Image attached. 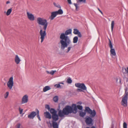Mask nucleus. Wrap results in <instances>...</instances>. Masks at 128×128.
Listing matches in <instances>:
<instances>
[{
  "label": "nucleus",
  "mask_w": 128,
  "mask_h": 128,
  "mask_svg": "<svg viewBox=\"0 0 128 128\" xmlns=\"http://www.w3.org/2000/svg\"><path fill=\"white\" fill-rule=\"evenodd\" d=\"M72 30L71 29L66 30L65 33L61 34L60 38L61 40L60 42L61 44L60 48L62 50H64L68 46L71 44V42L69 37L67 36L71 34Z\"/></svg>",
  "instance_id": "obj_1"
},
{
  "label": "nucleus",
  "mask_w": 128,
  "mask_h": 128,
  "mask_svg": "<svg viewBox=\"0 0 128 128\" xmlns=\"http://www.w3.org/2000/svg\"><path fill=\"white\" fill-rule=\"evenodd\" d=\"M37 21L39 25L43 26V29L44 30L41 29L40 31V36L41 42H42L44 41L45 36L46 35V30L48 25L47 20L43 18L38 17L37 18Z\"/></svg>",
  "instance_id": "obj_2"
},
{
  "label": "nucleus",
  "mask_w": 128,
  "mask_h": 128,
  "mask_svg": "<svg viewBox=\"0 0 128 128\" xmlns=\"http://www.w3.org/2000/svg\"><path fill=\"white\" fill-rule=\"evenodd\" d=\"M52 126L54 128H58L59 124L56 122L58 119V115L56 114L52 115Z\"/></svg>",
  "instance_id": "obj_3"
},
{
  "label": "nucleus",
  "mask_w": 128,
  "mask_h": 128,
  "mask_svg": "<svg viewBox=\"0 0 128 128\" xmlns=\"http://www.w3.org/2000/svg\"><path fill=\"white\" fill-rule=\"evenodd\" d=\"M92 118L88 116H87L85 118V122L87 125L90 126L93 125L94 123V120Z\"/></svg>",
  "instance_id": "obj_4"
},
{
  "label": "nucleus",
  "mask_w": 128,
  "mask_h": 128,
  "mask_svg": "<svg viewBox=\"0 0 128 128\" xmlns=\"http://www.w3.org/2000/svg\"><path fill=\"white\" fill-rule=\"evenodd\" d=\"M85 111L87 112L88 114H90V117L92 118H93L95 116L96 114V112L95 110H92L88 107H86Z\"/></svg>",
  "instance_id": "obj_5"
},
{
  "label": "nucleus",
  "mask_w": 128,
  "mask_h": 128,
  "mask_svg": "<svg viewBox=\"0 0 128 128\" xmlns=\"http://www.w3.org/2000/svg\"><path fill=\"white\" fill-rule=\"evenodd\" d=\"M63 110L65 115H68L69 113L72 112V107L69 106H66Z\"/></svg>",
  "instance_id": "obj_6"
},
{
  "label": "nucleus",
  "mask_w": 128,
  "mask_h": 128,
  "mask_svg": "<svg viewBox=\"0 0 128 128\" xmlns=\"http://www.w3.org/2000/svg\"><path fill=\"white\" fill-rule=\"evenodd\" d=\"M13 77H11L9 79L8 81V82L7 85L9 89L11 90L13 86L14 82Z\"/></svg>",
  "instance_id": "obj_7"
},
{
  "label": "nucleus",
  "mask_w": 128,
  "mask_h": 128,
  "mask_svg": "<svg viewBox=\"0 0 128 128\" xmlns=\"http://www.w3.org/2000/svg\"><path fill=\"white\" fill-rule=\"evenodd\" d=\"M26 14L28 18L31 21H34L35 20L34 15L32 13L27 12Z\"/></svg>",
  "instance_id": "obj_8"
},
{
  "label": "nucleus",
  "mask_w": 128,
  "mask_h": 128,
  "mask_svg": "<svg viewBox=\"0 0 128 128\" xmlns=\"http://www.w3.org/2000/svg\"><path fill=\"white\" fill-rule=\"evenodd\" d=\"M28 96L26 94L25 95L23 96L22 99V103L24 104L27 103L28 101Z\"/></svg>",
  "instance_id": "obj_9"
},
{
  "label": "nucleus",
  "mask_w": 128,
  "mask_h": 128,
  "mask_svg": "<svg viewBox=\"0 0 128 128\" xmlns=\"http://www.w3.org/2000/svg\"><path fill=\"white\" fill-rule=\"evenodd\" d=\"M36 115V113L35 112H32L28 116V118L30 119H33Z\"/></svg>",
  "instance_id": "obj_10"
},
{
  "label": "nucleus",
  "mask_w": 128,
  "mask_h": 128,
  "mask_svg": "<svg viewBox=\"0 0 128 128\" xmlns=\"http://www.w3.org/2000/svg\"><path fill=\"white\" fill-rule=\"evenodd\" d=\"M73 33L76 35H78L79 37L81 38L82 37V35L80 32H79V30L77 29H74Z\"/></svg>",
  "instance_id": "obj_11"
},
{
  "label": "nucleus",
  "mask_w": 128,
  "mask_h": 128,
  "mask_svg": "<svg viewBox=\"0 0 128 128\" xmlns=\"http://www.w3.org/2000/svg\"><path fill=\"white\" fill-rule=\"evenodd\" d=\"M72 107V112L74 114L76 113L78 111L77 108L76 104H73Z\"/></svg>",
  "instance_id": "obj_12"
},
{
  "label": "nucleus",
  "mask_w": 128,
  "mask_h": 128,
  "mask_svg": "<svg viewBox=\"0 0 128 128\" xmlns=\"http://www.w3.org/2000/svg\"><path fill=\"white\" fill-rule=\"evenodd\" d=\"M57 15H58V14L56 11L52 12L51 13V15L50 18V19L51 20H53L54 18Z\"/></svg>",
  "instance_id": "obj_13"
},
{
  "label": "nucleus",
  "mask_w": 128,
  "mask_h": 128,
  "mask_svg": "<svg viewBox=\"0 0 128 128\" xmlns=\"http://www.w3.org/2000/svg\"><path fill=\"white\" fill-rule=\"evenodd\" d=\"M15 61L16 64H18L19 63L20 60L17 55L16 56L15 58Z\"/></svg>",
  "instance_id": "obj_14"
},
{
  "label": "nucleus",
  "mask_w": 128,
  "mask_h": 128,
  "mask_svg": "<svg viewBox=\"0 0 128 128\" xmlns=\"http://www.w3.org/2000/svg\"><path fill=\"white\" fill-rule=\"evenodd\" d=\"M58 116H59L60 117H62L64 116V115H65L64 114V110L63 109L62 111L60 110L58 112Z\"/></svg>",
  "instance_id": "obj_15"
},
{
  "label": "nucleus",
  "mask_w": 128,
  "mask_h": 128,
  "mask_svg": "<svg viewBox=\"0 0 128 128\" xmlns=\"http://www.w3.org/2000/svg\"><path fill=\"white\" fill-rule=\"evenodd\" d=\"M110 55L112 57L113 56H116V55L115 50L114 48L111 49L110 50Z\"/></svg>",
  "instance_id": "obj_16"
},
{
  "label": "nucleus",
  "mask_w": 128,
  "mask_h": 128,
  "mask_svg": "<svg viewBox=\"0 0 128 128\" xmlns=\"http://www.w3.org/2000/svg\"><path fill=\"white\" fill-rule=\"evenodd\" d=\"M44 116L46 118L50 119L51 118V116L49 112H46L44 113Z\"/></svg>",
  "instance_id": "obj_17"
},
{
  "label": "nucleus",
  "mask_w": 128,
  "mask_h": 128,
  "mask_svg": "<svg viewBox=\"0 0 128 128\" xmlns=\"http://www.w3.org/2000/svg\"><path fill=\"white\" fill-rule=\"evenodd\" d=\"M122 71L123 74L127 73L128 75V67L127 68V69L125 68H122Z\"/></svg>",
  "instance_id": "obj_18"
},
{
  "label": "nucleus",
  "mask_w": 128,
  "mask_h": 128,
  "mask_svg": "<svg viewBox=\"0 0 128 128\" xmlns=\"http://www.w3.org/2000/svg\"><path fill=\"white\" fill-rule=\"evenodd\" d=\"M50 87L49 86H46L44 88L43 91L44 92H45L47 91L50 90Z\"/></svg>",
  "instance_id": "obj_19"
},
{
  "label": "nucleus",
  "mask_w": 128,
  "mask_h": 128,
  "mask_svg": "<svg viewBox=\"0 0 128 128\" xmlns=\"http://www.w3.org/2000/svg\"><path fill=\"white\" fill-rule=\"evenodd\" d=\"M50 112L52 115L57 113L56 111L54 109L52 108L50 110Z\"/></svg>",
  "instance_id": "obj_20"
},
{
  "label": "nucleus",
  "mask_w": 128,
  "mask_h": 128,
  "mask_svg": "<svg viewBox=\"0 0 128 128\" xmlns=\"http://www.w3.org/2000/svg\"><path fill=\"white\" fill-rule=\"evenodd\" d=\"M80 88L84 90H86V88L84 84L82 83V84Z\"/></svg>",
  "instance_id": "obj_21"
},
{
  "label": "nucleus",
  "mask_w": 128,
  "mask_h": 128,
  "mask_svg": "<svg viewBox=\"0 0 128 128\" xmlns=\"http://www.w3.org/2000/svg\"><path fill=\"white\" fill-rule=\"evenodd\" d=\"M56 12L57 14L58 15L62 14L63 13L62 10L61 9H60L58 11H56Z\"/></svg>",
  "instance_id": "obj_22"
},
{
  "label": "nucleus",
  "mask_w": 128,
  "mask_h": 128,
  "mask_svg": "<svg viewBox=\"0 0 128 128\" xmlns=\"http://www.w3.org/2000/svg\"><path fill=\"white\" fill-rule=\"evenodd\" d=\"M78 40V37L75 36L74 37L73 39V42L74 43H76Z\"/></svg>",
  "instance_id": "obj_23"
},
{
  "label": "nucleus",
  "mask_w": 128,
  "mask_h": 128,
  "mask_svg": "<svg viewBox=\"0 0 128 128\" xmlns=\"http://www.w3.org/2000/svg\"><path fill=\"white\" fill-rule=\"evenodd\" d=\"M12 8L9 9L8 10L6 13V14L7 16H8L10 14L12 11Z\"/></svg>",
  "instance_id": "obj_24"
},
{
  "label": "nucleus",
  "mask_w": 128,
  "mask_h": 128,
  "mask_svg": "<svg viewBox=\"0 0 128 128\" xmlns=\"http://www.w3.org/2000/svg\"><path fill=\"white\" fill-rule=\"evenodd\" d=\"M82 83L81 84L80 83H76L75 84V86L78 88H80L82 86Z\"/></svg>",
  "instance_id": "obj_25"
},
{
  "label": "nucleus",
  "mask_w": 128,
  "mask_h": 128,
  "mask_svg": "<svg viewBox=\"0 0 128 128\" xmlns=\"http://www.w3.org/2000/svg\"><path fill=\"white\" fill-rule=\"evenodd\" d=\"M53 4L55 6L60 8H61L60 5L58 4H56V3L54 2Z\"/></svg>",
  "instance_id": "obj_26"
},
{
  "label": "nucleus",
  "mask_w": 128,
  "mask_h": 128,
  "mask_svg": "<svg viewBox=\"0 0 128 128\" xmlns=\"http://www.w3.org/2000/svg\"><path fill=\"white\" fill-rule=\"evenodd\" d=\"M114 21L113 20L112 21L111 24V28L112 31V32L113 31V29L114 28Z\"/></svg>",
  "instance_id": "obj_27"
},
{
  "label": "nucleus",
  "mask_w": 128,
  "mask_h": 128,
  "mask_svg": "<svg viewBox=\"0 0 128 128\" xmlns=\"http://www.w3.org/2000/svg\"><path fill=\"white\" fill-rule=\"evenodd\" d=\"M39 111L38 110H37V113H36L37 116V117H38V118L39 120L40 121H41V120L40 117L39 115Z\"/></svg>",
  "instance_id": "obj_28"
},
{
  "label": "nucleus",
  "mask_w": 128,
  "mask_h": 128,
  "mask_svg": "<svg viewBox=\"0 0 128 128\" xmlns=\"http://www.w3.org/2000/svg\"><path fill=\"white\" fill-rule=\"evenodd\" d=\"M86 114V112H81L80 113V116L84 117Z\"/></svg>",
  "instance_id": "obj_29"
},
{
  "label": "nucleus",
  "mask_w": 128,
  "mask_h": 128,
  "mask_svg": "<svg viewBox=\"0 0 128 128\" xmlns=\"http://www.w3.org/2000/svg\"><path fill=\"white\" fill-rule=\"evenodd\" d=\"M109 40V45L110 47V48L111 49H112L113 48L112 45V43L111 42L110 39Z\"/></svg>",
  "instance_id": "obj_30"
},
{
  "label": "nucleus",
  "mask_w": 128,
  "mask_h": 128,
  "mask_svg": "<svg viewBox=\"0 0 128 128\" xmlns=\"http://www.w3.org/2000/svg\"><path fill=\"white\" fill-rule=\"evenodd\" d=\"M72 80L70 78H68L66 82L68 84H70L72 83Z\"/></svg>",
  "instance_id": "obj_31"
},
{
  "label": "nucleus",
  "mask_w": 128,
  "mask_h": 128,
  "mask_svg": "<svg viewBox=\"0 0 128 128\" xmlns=\"http://www.w3.org/2000/svg\"><path fill=\"white\" fill-rule=\"evenodd\" d=\"M53 100L54 102H56L58 100V97L57 96H55Z\"/></svg>",
  "instance_id": "obj_32"
},
{
  "label": "nucleus",
  "mask_w": 128,
  "mask_h": 128,
  "mask_svg": "<svg viewBox=\"0 0 128 128\" xmlns=\"http://www.w3.org/2000/svg\"><path fill=\"white\" fill-rule=\"evenodd\" d=\"M76 106L77 108L80 110H82L83 108L82 106L78 105Z\"/></svg>",
  "instance_id": "obj_33"
},
{
  "label": "nucleus",
  "mask_w": 128,
  "mask_h": 128,
  "mask_svg": "<svg viewBox=\"0 0 128 128\" xmlns=\"http://www.w3.org/2000/svg\"><path fill=\"white\" fill-rule=\"evenodd\" d=\"M54 87L57 88H59L60 87V84H57L54 85Z\"/></svg>",
  "instance_id": "obj_34"
},
{
  "label": "nucleus",
  "mask_w": 128,
  "mask_h": 128,
  "mask_svg": "<svg viewBox=\"0 0 128 128\" xmlns=\"http://www.w3.org/2000/svg\"><path fill=\"white\" fill-rule=\"evenodd\" d=\"M56 72V70H52L50 72V74H51V75H53L54 73Z\"/></svg>",
  "instance_id": "obj_35"
},
{
  "label": "nucleus",
  "mask_w": 128,
  "mask_h": 128,
  "mask_svg": "<svg viewBox=\"0 0 128 128\" xmlns=\"http://www.w3.org/2000/svg\"><path fill=\"white\" fill-rule=\"evenodd\" d=\"M74 5L76 7V11L78 10V5L76 3H74Z\"/></svg>",
  "instance_id": "obj_36"
},
{
  "label": "nucleus",
  "mask_w": 128,
  "mask_h": 128,
  "mask_svg": "<svg viewBox=\"0 0 128 128\" xmlns=\"http://www.w3.org/2000/svg\"><path fill=\"white\" fill-rule=\"evenodd\" d=\"M72 48V46H70L68 47V48L67 49V50L66 52V53L68 52Z\"/></svg>",
  "instance_id": "obj_37"
},
{
  "label": "nucleus",
  "mask_w": 128,
  "mask_h": 128,
  "mask_svg": "<svg viewBox=\"0 0 128 128\" xmlns=\"http://www.w3.org/2000/svg\"><path fill=\"white\" fill-rule=\"evenodd\" d=\"M9 94V92H6L5 94L4 95V98H6Z\"/></svg>",
  "instance_id": "obj_38"
},
{
  "label": "nucleus",
  "mask_w": 128,
  "mask_h": 128,
  "mask_svg": "<svg viewBox=\"0 0 128 128\" xmlns=\"http://www.w3.org/2000/svg\"><path fill=\"white\" fill-rule=\"evenodd\" d=\"M123 128H127V125L125 122H124L123 123Z\"/></svg>",
  "instance_id": "obj_39"
},
{
  "label": "nucleus",
  "mask_w": 128,
  "mask_h": 128,
  "mask_svg": "<svg viewBox=\"0 0 128 128\" xmlns=\"http://www.w3.org/2000/svg\"><path fill=\"white\" fill-rule=\"evenodd\" d=\"M45 108H46L48 110H49L50 109V106L48 105H46Z\"/></svg>",
  "instance_id": "obj_40"
},
{
  "label": "nucleus",
  "mask_w": 128,
  "mask_h": 128,
  "mask_svg": "<svg viewBox=\"0 0 128 128\" xmlns=\"http://www.w3.org/2000/svg\"><path fill=\"white\" fill-rule=\"evenodd\" d=\"M19 110L20 112V114H22L23 112V110L22 109H21L20 107H19Z\"/></svg>",
  "instance_id": "obj_41"
},
{
  "label": "nucleus",
  "mask_w": 128,
  "mask_h": 128,
  "mask_svg": "<svg viewBox=\"0 0 128 128\" xmlns=\"http://www.w3.org/2000/svg\"><path fill=\"white\" fill-rule=\"evenodd\" d=\"M79 1L81 2H82L84 3H85L86 2V0H78Z\"/></svg>",
  "instance_id": "obj_42"
},
{
  "label": "nucleus",
  "mask_w": 128,
  "mask_h": 128,
  "mask_svg": "<svg viewBox=\"0 0 128 128\" xmlns=\"http://www.w3.org/2000/svg\"><path fill=\"white\" fill-rule=\"evenodd\" d=\"M67 2L68 4H72L71 0H67Z\"/></svg>",
  "instance_id": "obj_43"
},
{
  "label": "nucleus",
  "mask_w": 128,
  "mask_h": 128,
  "mask_svg": "<svg viewBox=\"0 0 128 128\" xmlns=\"http://www.w3.org/2000/svg\"><path fill=\"white\" fill-rule=\"evenodd\" d=\"M77 91L78 92H81L82 91V90L81 89L78 88L77 89Z\"/></svg>",
  "instance_id": "obj_44"
},
{
  "label": "nucleus",
  "mask_w": 128,
  "mask_h": 128,
  "mask_svg": "<svg viewBox=\"0 0 128 128\" xmlns=\"http://www.w3.org/2000/svg\"><path fill=\"white\" fill-rule=\"evenodd\" d=\"M119 83H120V84H122V82H121V78H119Z\"/></svg>",
  "instance_id": "obj_45"
},
{
  "label": "nucleus",
  "mask_w": 128,
  "mask_h": 128,
  "mask_svg": "<svg viewBox=\"0 0 128 128\" xmlns=\"http://www.w3.org/2000/svg\"><path fill=\"white\" fill-rule=\"evenodd\" d=\"M98 10L99 11V12L102 14H103V13L100 10V9L98 8Z\"/></svg>",
  "instance_id": "obj_46"
},
{
  "label": "nucleus",
  "mask_w": 128,
  "mask_h": 128,
  "mask_svg": "<svg viewBox=\"0 0 128 128\" xmlns=\"http://www.w3.org/2000/svg\"><path fill=\"white\" fill-rule=\"evenodd\" d=\"M82 104V102H80V101L79 102H78L77 103V104Z\"/></svg>",
  "instance_id": "obj_47"
},
{
  "label": "nucleus",
  "mask_w": 128,
  "mask_h": 128,
  "mask_svg": "<svg viewBox=\"0 0 128 128\" xmlns=\"http://www.w3.org/2000/svg\"><path fill=\"white\" fill-rule=\"evenodd\" d=\"M20 124H19L18 126H17L18 128H20Z\"/></svg>",
  "instance_id": "obj_48"
},
{
  "label": "nucleus",
  "mask_w": 128,
  "mask_h": 128,
  "mask_svg": "<svg viewBox=\"0 0 128 128\" xmlns=\"http://www.w3.org/2000/svg\"><path fill=\"white\" fill-rule=\"evenodd\" d=\"M96 128V127L94 126H92L91 127V128H89V127H87V128Z\"/></svg>",
  "instance_id": "obj_49"
},
{
  "label": "nucleus",
  "mask_w": 128,
  "mask_h": 128,
  "mask_svg": "<svg viewBox=\"0 0 128 128\" xmlns=\"http://www.w3.org/2000/svg\"><path fill=\"white\" fill-rule=\"evenodd\" d=\"M10 3V2L9 1H7L6 2V4H8Z\"/></svg>",
  "instance_id": "obj_50"
},
{
  "label": "nucleus",
  "mask_w": 128,
  "mask_h": 128,
  "mask_svg": "<svg viewBox=\"0 0 128 128\" xmlns=\"http://www.w3.org/2000/svg\"><path fill=\"white\" fill-rule=\"evenodd\" d=\"M118 79H118L117 78H116V82H118Z\"/></svg>",
  "instance_id": "obj_51"
},
{
  "label": "nucleus",
  "mask_w": 128,
  "mask_h": 128,
  "mask_svg": "<svg viewBox=\"0 0 128 128\" xmlns=\"http://www.w3.org/2000/svg\"><path fill=\"white\" fill-rule=\"evenodd\" d=\"M59 84H64V83L63 82H60L59 83Z\"/></svg>",
  "instance_id": "obj_52"
},
{
  "label": "nucleus",
  "mask_w": 128,
  "mask_h": 128,
  "mask_svg": "<svg viewBox=\"0 0 128 128\" xmlns=\"http://www.w3.org/2000/svg\"><path fill=\"white\" fill-rule=\"evenodd\" d=\"M46 72H47V73L48 74H50V72H48V71H47Z\"/></svg>",
  "instance_id": "obj_53"
},
{
  "label": "nucleus",
  "mask_w": 128,
  "mask_h": 128,
  "mask_svg": "<svg viewBox=\"0 0 128 128\" xmlns=\"http://www.w3.org/2000/svg\"><path fill=\"white\" fill-rule=\"evenodd\" d=\"M61 120H60V121H59V122H60V121H61Z\"/></svg>",
  "instance_id": "obj_54"
}]
</instances>
